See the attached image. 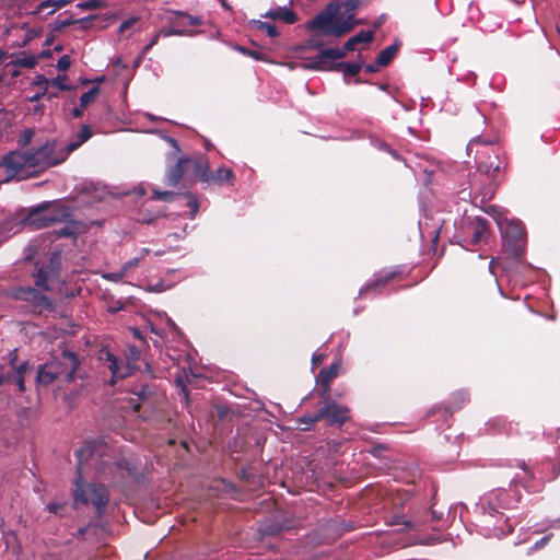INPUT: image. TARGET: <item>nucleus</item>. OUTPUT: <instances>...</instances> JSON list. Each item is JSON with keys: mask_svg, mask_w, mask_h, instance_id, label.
I'll use <instances>...</instances> for the list:
<instances>
[{"mask_svg": "<svg viewBox=\"0 0 560 560\" xmlns=\"http://www.w3.org/2000/svg\"><path fill=\"white\" fill-rule=\"evenodd\" d=\"M514 500L505 489H494L480 498L476 504L479 533L485 537H501L512 530L503 511L511 508Z\"/></svg>", "mask_w": 560, "mask_h": 560, "instance_id": "f257e3e1", "label": "nucleus"}, {"mask_svg": "<svg viewBox=\"0 0 560 560\" xmlns=\"http://www.w3.org/2000/svg\"><path fill=\"white\" fill-rule=\"evenodd\" d=\"M98 447V443L91 442L75 451V456L78 458V478L75 479V489L73 491V498L75 503L85 504L91 502L96 508L97 512L101 513L108 502V493L106 488L98 485H90L88 489H83L80 485L82 478V466L84 463H88L90 459H93Z\"/></svg>", "mask_w": 560, "mask_h": 560, "instance_id": "f03ea898", "label": "nucleus"}, {"mask_svg": "<svg viewBox=\"0 0 560 560\" xmlns=\"http://www.w3.org/2000/svg\"><path fill=\"white\" fill-rule=\"evenodd\" d=\"M80 361L75 353L63 350L59 357H51L40 364L37 370L36 383L38 387H48L56 381L71 382L78 371Z\"/></svg>", "mask_w": 560, "mask_h": 560, "instance_id": "7ed1b4c3", "label": "nucleus"}, {"mask_svg": "<svg viewBox=\"0 0 560 560\" xmlns=\"http://www.w3.org/2000/svg\"><path fill=\"white\" fill-rule=\"evenodd\" d=\"M71 213L63 206H51L44 210H35L27 217V224L42 229L55 223L63 222L65 226L55 231L57 237H74L81 233L82 224L70 219Z\"/></svg>", "mask_w": 560, "mask_h": 560, "instance_id": "20e7f679", "label": "nucleus"}, {"mask_svg": "<svg viewBox=\"0 0 560 560\" xmlns=\"http://www.w3.org/2000/svg\"><path fill=\"white\" fill-rule=\"evenodd\" d=\"M34 168L45 170L62 163L70 154L62 142L47 141L36 150L31 151Z\"/></svg>", "mask_w": 560, "mask_h": 560, "instance_id": "39448f33", "label": "nucleus"}, {"mask_svg": "<svg viewBox=\"0 0 560 560\" xmlns=\"http://www.w3.org/2000/svg\"><path fill=\"white\" fill-rule=\"evenodd\" d=\"M467 151L469 154L475 151V159L479 172L492 175L502 168L498 150H495L491 144L481 143V141L476 138L468 143Z\"/></svg>", "mask_w": 560, "mask_h": 560, "instance_id": "423d86ee", "label": "nucleus"}, {"mask_svg": "<svg viewBox=\"0 0 560 560\" xmlns=\"http://www.w3.org/2000/svg\"><path fill=\"white\" fill-rule=\"evenodd\" d=\"M345 21L346 15H343L341 5L337 2H330L320 13L307 22L306 28L308 31L318 30L323 35L335 36V34L327 31Z\"/></svg>", "mask_w": 560, "mask_h": 560, "instance_id": "0eeeda50", "label": "nucleus"}, {"mask_svg": "<svg viewBox=\"0 0 560 560\" xmlns=\"http://www.w3.org/2000/svg\"><path fill=\"white\" fill-rule=\"evenodd\" d=\"M100 359L106 361L107 368L113 375L110 383L114 384L116 380L124 378L131 373L135 369V363L140 359V350L135 346H129L126 352V364L107 350L101 352Z\"/></svg>", "mask_w": 560, "mask_h": 560, "instance_id": "6e6552de", "label": "nucleus"}, {"mask_svg": "<svg viewBox=\"0 0 560 560\" xmlns=\"http://www.w3.org/2000/svg\"><path fill=\"white\" fill-rule=\"evenodd\" d=\"M503 245L513 256L518 257L524 248L525 231L523 224L517 220L499 222Z\"/></svg>", "mask_w": 560, "mask_h": 560, "instance_id": "1a4fd4ad", "label": "nucleus"}, {"mask_svg": "<svg viewBox=\"0 0 560 560\" xmlns=\"http://www.w3.org/2000/svg\"><path fill=\"white\" fill-rule=\"evenodd\" d=\"M354 40L350 37L342 48L322 49L316 56L308 59V68L315 70H332V65L346 57L348 51L354 49Z\"/></svg>", "mask_w": 560, "mask_h": 560, "instance_id": "9d476101", "label": "nucleus"}, {"mask_svg": "<svg viewBox=\"0 0 560 560\" xmlns=\"http://www.w3.org/2000/svg\"><path fill=\"white\" fill-rule=\"evenodd\" d=\"M0 167L5 172V180L22 176L25 170L34 168L31 151H11L0 160Z\"/></svg>", "mask_w": 560, "mask_h": 560, "instance_id": "9b49d317", "label": "nucleus"}, {"mask_svg": "<svg viewBox=\"0 0 560 560\" xmlns=\"http://www.w3.org/2000/svg\"><path fill=\"white\" fill-rule=\"evenodd\" d=\"M60 266V255L58 253H52L47 264L36 268V271L33 273L36 287L44 291H49L50 282L58 277Z\"/></svg>", "mask_w": 560, "mask_h": 560, "instance_id": "f8f14e48", "label": "nucleus"}, {"mask_svg": "<svg viewBox=\"0 0 560 560\" xmlns=\"http://www.w3.org/2000/svg\"><path fill=\"white\" fill-rule=\"evenodd\" d=\"M360 3V0H347L343 3H339L343 10V15H346V21L339 23L335 27H331L327 32L335 34V37H340L349 33L355 25L361 24V20L355 19L357 9Z\"/></svg>", "mask_w": 560, "mask_h": 560, "instance_id": "ddd939ff", "label": "nucleus"}, {"mask_svg": "<svg viewBox=\"0 0 560 560\" xmlns=\"http://www.w3.org/2000/svg\"><path fill=\"white\" fill-rule=\"evenodd\" d=\"M14 298L31 303L35 312L42 313L52 307L51 301L39 290L32 287H21L14 292Z\"/></svg>", "mask_w": 560, "mask_h": 560, "instance_id": "4468645a", "label": "nucleus"}, {"mask_svg": "<svg viewBox=\"0 0 560 560\" xmlns=\"http://www.w3.org/2000/svg\"><path fill=\"white\" fill-rule=\"evenodd\" d=\"M349 409L334 401L327 402L320 410L319 417L328 419L331 423H343L348 419Z\"/></svg>", "mask_w": 560, "mask_h": 560, "instance_id": "2eb2a0df", "label": "nucleus"}, {"mask_svg": "<svg viewBox=\"0 0 560 560\" xmlns=\"http://www.w3.org/2000/svg\"><path fill=\"white\" fill-rule=\"evenodd\" d=\"M470 243L477 245L487 240L489 235V223L485 218L476 217L468 225Z\"/></svg>", "mask_w": 560, "mask_h": 560, "instance_id": "dca6fc26", "label": "nucleus"}, {"mask_svg": "<svg viewBox=\"0 0 560 560\" xmlns=\"http://www.w3.org/2000/svg\"><path fill=\"white\" fill-rule=\"evenodd\" d=\"M264 16L272 20H281L288 24H293L298 20L296 14L287 5L271 9L267 11Z\"/></svg>", "mask_w": 560, "mask_h": 560, "instance_id": "f3484780", "label": "nucleus"}, {"mask_svg": "<svg viewBox=\"0 0 560 560\" xmlns=\"http://www.w3.org/2000/svg\"><path fill=\"white\" fill-rule=\"evenodd\" d=\"M189 163V160L186 158H180L178 161L170 168L167 174V183L171 186H176L182 179L186 165Z\"/></svg>", "mask_w": 560, "mask_h": 560, "instance_id": "a211bd4d", "label": "nucleus"}, {"mask_svg": "<svg viewBox=\"0 0 560 560\" xmlns=\"http://www.w3.org/2000/svg\"><path fill=\"white\" fill-rule=\"evenodd\" d=\"M397 275V271L395 270H384L380 275L375 277V279L366 284L364 288L360 290V294H364L365 292L370 291L371 289L381 287L386 284L390 279H393Z\"/></svg>", "mask_w": 560, "mask_h": 560, "instance_id": "6ab92c4d", "label": "nucleus"}, {"mask_svg": "<svg viewBox=\"0 0 560 560\" xmlns=\"http://www.w3.org/2000/svg\"><path fill=\"white\" fill-rule=\"evenodd\" d=\"M339 368V363H332L319 372L318 380L324 387V392L328 389L330 382L338 375Z\"/></svg>", "mask_w": 560, "mask_h": 560, "instance_id": "aec40b11", "label": "nucleus"}, {"mask_svg": "<svg viewBox=\"0 0 560 560\" xmlns=\"http://www.w3.org/2000/svg\"><path fill=\"white\" fill-rule=\"evenodd\" d=\"M92 137V131L88 125H83L80 131L77 133L75 139L66 144L69 153L77 150L81 144L88 141Z\"/></svg>", "mask_w": 560, "mask_h": 560, "instance_id": "412c9836", "label": "nucleus"}, {"mask_svg": "<svg viewBox=\"0 0 560 560\" xmlns=\"http://www.w3.org/2000/svg\"><path fill=\"white\" fill-rule=\"evenodd\" d=\"M194 174L202 182H210L211 172L206 159L199 158L194 162Z\"/></svg>", "mask_w": 560, "mask_h": 560, "instance_id": "4be33fe9", "label": "nucleus"}, {"mask_svg": "<svg viewBox=\"0 0 560 560\" xmlns=\"http://www.w3.org/2000/svg\"><path fill=\"white\" fill-rule=\"evenodd\" d=\"M94 16L91 15L89 18L74 20L72 15H68L67 13L59 14L58 18L55 21V30L61 31L62 28L72 25L74 23H85L93 19Z\"/></svg>", "mask_w": 560, "mask_h": 560, "instance_id": "5701e85b", "label": "nucleus"}, {"mask_svg": "<svg viewBox=\"0 0 560 560\" xmlns=\"http://www.w3.org/2000/svg\"><path fill=\"white\" fill-rule=\"evenodd\" d=\"M362 68L361 62H338L332 65V69L342 70L345 77H352L359 73Z\"/></svg>", "mask_w": 560, "mask_h": 560, "instance_id": "b1692460", "label": "nucleus"}, {"mask_svg": "<svg viewBox=\"0 0 560 560\" xmlns=\"http://www.w3.org/2000/svg\"><path fill=\"white\" fill-rule=\"evenodd\" d=\"M397 50L398 47L396 45H389L386 48H384L376 58L377 66L384 67L388 65L396 55Z\"/></svg>", "mask_w": 560, "mask_h": 560, "instance_id": "393cba45", "label": "nucleus"}, {"mask_svg": "<svg viewBox=\"0 0 560 560\" xmlns=\"http://www.w3.org/2000/svg\"><path fill=\"white\" fill-rule=\"evenodd\" d=\"M67 3H68V0H44L38 4L37 11L43 12L45 10H48L47 13L51 14L56 10L66 5Z\"/></svg>", "mask_w": 560, "mask_h": 560, "instance_id": "a878e982", "label": "nucleus"}, {"mask_svg": "<svg viewBox=\"0 0 560 560\" xmlns=\"http://www.w3.org/2000/svg\"><path fill=\"white\" fill-rule=\"evenodd\" d=\"M233 177V172L231 168L219 167L214 174H211L210 180L222 184L224 182H229Z\"/></svg>", "mask_w": 560, "mask_h": 560, "instance_id": "bb28decb", "label": "nucleus"}, {"mask_svg": "<svg viewBox=\"0 0 560 560\" xmlns=\"http://www.w3.org/2000/svg\"><path fill=\"white\" fill-rule=\"evenodd\" d=\"M100 90L97 86L91 88L88 92L83 93L80 97V105L81 107H86L89 104L94 102Z\"/></svg>", "mask_w": 560, "mask_h": 560, "instance_id": "cd10ccee", "label": "nucleus"}, {"mask_svg": "<svg viewBox=\"0 0 560 560\" xmlns=\"http://www.w3.org/2000/svg\"><path fill=\"white\" fill-rule=\"evenodd\" d=\"M47 510L49 513L63 516L66 510L68 509V503L66 501L63 502H50L47 504Z\"/></svg>", "mask_w": 560, "mask_h": 560, "instance_id": "c85d7f7f", "label": "nucleus"}, {"mask_svg": "<svg viewBox=\"0 0 560 560\" xmlns=\"http://www.w3.org/2000/svg\"><path fill=\"white\" fill-rule=\"evenodd\" d=\"M253 24L258 30L265 31L269 37H276V36L279 35L277 28L272 24H270L268 22L253 21Z\"/></svg>", "mask_w": 560, "mask_h": 560, "instance_id": "c756f323", "label": "nucleus"}, {"mask_svg": "<svg viewBox=\"0 0 560 560\" xmlns=\"http://www.w3.org/2000/svg\"><path fill=\"white\" fill-rule=\"evenodd\" d=\"M174 197H175V194L172 191L153 189L151 198L155 199V200H163V201L170 202L174 199Z\"/></svg>", "mask_w": 560, "mask_h": 560, "instance_id": "7c9ffc66", "label": "nucleus"}, {"mask_svg": "<svg viewBox=\"0 0 560 560\" xmlns=\"http://www.w3.org/2000/svg\"><path fill=\"white\" fill-rule=\"evenodd\" d=\"M351 38L354 40V44L370 43L374 38V31H361Z\"/></svg>", "mask_w": 560, "mask_h": 560, "instance_id": "2f4dec72", "label": "nucleus"}, {"mask_svg": "<svg viewBox=\"0 0 560 560\" xmlns=\"http://www.w3.org/2000/svg\"><path fill=\"white\" fill-rule=\"evenodd\" d=\"M82 10H95L105 7V2L102 0H86L77 4Z\"/></svg>", "mask_w": 560, "mask_h": 560, "instance_id": "473e14b6", "label": "nucleus"}, {"mask_svg": "<svg viewBox=\"0 0 560 560\" xmlns=\"http://www.w3.org/2000/svg\"><path fill=\"white\" fill-rule=\"evenodd\" d=\"M33 136H34L33 129L23 130L21 132V135L19 136L18 144L22 148L28 145L33 139Z\"/></svg>", "mask_w": 560, "mask_h": 560, "instance_id": "72a5a7b5", "label": "nucleus"}, {"mask_svg": "<svg viewBox=\"0 0 560 560\" xmlns=\"http://www.w3.org/2000/svg\"><path fill=\"white\" fill-rule=\"evenodd\" d=\"M49 84L56 86L59 90L68 91L71 89V86L67 84L66 75H57L56 78H54L49 81Z\"/></svg>", "mask_w": 560, "mask_h": 560, "instance_id": "f704fd0d", "label": "nucleus"}, {"mask_svg": "<svg viewBox=\"0 0 560 560\" xmlns=\"http://www.w3.org/2000/svg\"><path fill=\"white\" fill-rule=\"evenodd\" d=\"M132 393L138 397L139 401H145L151 394V389L148 385H143L135 388Z\"/></svg>", "mask_w": 560, "mask_h": 560, "instance_id": "c9c22d12", "label": "nucleus"}, {"mask_svg": "<svg viewBox=\"0 0 560 560\" xmlns=\"http://www.w3.org/2000/svg\"><path fill=\"white\" fill-rule=\"evenodd\" d=\"M319 419H323V417H319V411L314 416H303L298 421L301 424H305L306 427L303 428L304 430L308 429L310 425L314 424Z\"/></svg>", "mask_w": 560, "mask_h": 560, "instance_id": "e433bc0d", "label": "nucleus"}, {"mask_svg": "<svg viewBox=\"0 0 560 560\" xmlns=\"http://www.w3.org/2000/svg\"><path fill=\"white\" fill-rule=\"evenodd\" d=\"M175 14L177 16L187 19L189 25L198 26V25L202 24V21H201V19L199 16L189 15V14H186L185 12H183V11H176Z\"/></svg>", "mask_w": 560, "mask_h": 560, "instance_id": "4c0bfd02", "label": "nucleus"}, {"mask_svg": "<svg viewBox=\"0 0 560 560\" xmlns=\"http://www.w3.org/2000/svg\"><path fill=\"white\" fill-rule=\"evenodd\" d=\"M16 63L25 68H33L37 63V60L34 56H25L23 58H19Z\"/></svg>", "mask_w": 560, "mask_h": 560, "instance_id": "58836bf2", "label": "nucleus"}, {"mask_svg": "<svg viewBox=\"0 0 560 560\" xmlns=\"http://www.w3.org/2000/svg\"><path fill=\"white\" fill-rule=\"evenodd\" d=\"M70 65H71L70 57L68 55H63L57 61V69L60 71H66L69 69Z\"/></svg>", "mask_w": 560, "mask_h": 560, "instance_id": "ea45409f", "label": "nucleus"}, {"mask_svg": "<svg viewBox=\"0 0 560 560\" xmlns=\"http://www.w3.org/2000/svg\"><path fill=\"white\" fill-rule=\"evenodd\" d=\"M394 524H397V525H402L405 528H413L415 525L412 524L411 521H409L406 516L404 515H396L394 517Z\"/></svg>", "mask_w": 560, "mask_h": 560, "instance_id": "a19ab883", "label": "nucleus"}, {"mask_svg": "<svg viewBox=\"0 0 560 560\" xmlns=\"http://www.w3.org/2000/svg\"><path fill=\"white\" fill-rule=\"evenodd\" d=\"M137 21H138V18H136V16L129 18L128 20L124 21L119 25L118 32L120 34L125 33L127 30L131 28L136 24Z\"/></svg>", "mask_w": 560, "mask_h": 560, "instance_id": "79ce46f5", "label": "nucleus"}, {"mask_svg": "<svg viewBox=\"0 0 560 560\" xmlns=\"http://www.w3.org/2000/svg\"><path fill=\"white\" fill-rule=\"evenodd\" d=\"M161 34L160 31L158 33H155L152 38L150 39V42L143 47L142 51H141V55L144 56L154 45L158 44L160 37H161Z\"/></svg>", "mask_w": 560, "mask_h": 560, "instance_id": "37998d69", "label": "nucleus"}, {"mask_svg": "<svg viewBox=\"0 0 560 560\" xmlns=\"http://www.w3.org/2000/svg\"><path fill=\"white\" fill-rule=\"evenodd\" d=\"M547 528H560V518L546 521L540 528L536 529V532H544Z\"/></svg>", "mask_w": 560, "mask_h": 560, "instance_id": "c03bdc74", "label": "nucleus"}, {"mask_svg": "<svg viewBox=\"0 0 560 560\" xmlns=\"http://www.w3.org/2000/svg\"><path fill=\"white\" fill-rule=\"evenodd\" d=\"M125 275H126V272L121 268V270H119L118 272H109V273L104 275V278L107 280H110V281L118 282L125 277Z\"/></svg>", "mask_w": 560, "mask_h": 560, "instance_id": "a18cd8bd", "label": "nucleus"}, {"mask_svg": "<svg viewBox=\"0 0 560 560\" xmlns=\"http://www.w3.org/2000/svg\"><path fill=\"white\" fill-rule=\"evenodd\" d=\"M14 369V374L13 376H23L24 377V373L27 369V362H22L21 364L16 365L13 368Z\"/></svg>", "mask_w": 560, "mask_h": 560, "instance_id": "49530a36", "label": "nucleus"}, {"mask_svg": "<svg viewBox=\"0 0 560 560\" xmlns=\"http://www.w3.org/2000/svg\"><path fill=\"white\" fill-rule=\"evenodd\" d=\"M551 536H552L551 534L544 536L541 539L536 541V544L534 545V547L530 548V550L539 549V548H542L544 546H546L548 544V541L550 540Z\"/></svg>", "mask_w": 560, "mask_h": 560, "instance_id": "de8ad7c7", "label": "nucleus"}, {"mask_svg": "<svg viewBox=\"0 0 560 560\" xmlns=\"http://www.w3.org/2000/svg\"><path fill=\"white\" fill-rule=\"evenodd\" d=\"M141 260V257H135L130 260H128L124 266H122V269L125 272H127L129 269L136 267L139 261Z\"/></svg>", "mask_w": 560, "mask_h": 560, "instance_id": "09e8293b", "label": "nucleus"}, {"mask_svg": "<svg viewBox=\"0 0 560 560\" xmlns=\"http://www.w3.org/2000/svg\"><path fill=\"white\" fill-rule=\"evenodd\" d=\"M236 49H237L238 51H241V52L245 54V55H248V56L253 57L254 59H257V60H258V59H260V55H261V54H260L259 51H255V50H253V51H252V50H247V49H245V48H243V47H240V46H237V47H236Z\"/></svg>", "mask_w": 560, "mask_h": 560, "instance_id": "8fccbe9b", "label": "nucleus"}, {"mask_svg": "<svg viewBox=\"0 0 560 560\" xmlns=\"http://www.w3.org/2000/svg\"><path fill=\"white\" fill-rule=\"evenodd\" d=\"M161 36H164V37H168V36H172V35H182L183 32L179 31V30H175V28H168V30H162L160 31Z\"/></svg>", "mask_w": 560, "mask_h": 560, "instance_id": "3c124183", "label": "nucleus"}, {"mask_svg": "<svg viewBox=\"0 0 560 560\" xmlns=\"http://www.w3.org/2000/svg\"><path fill=\"white\" fill-rule=\"evenodd\" d=\"M14 378V382L19 388L20 392H24L25 390V384H24V377L23 376H13Z\"/></svg>", "mask_w": 560, "mask_h": 560, "instance_id": "603ef678", "label": "nucleus"}, {"mask_svg": "<svg viewBox=\"0 0 560 560\" xmlns=\"http://www.w3.org/2000/svg\"><path fill=\"white\" fill-rule=\"evenodd\" d=\"M9 381H11V376L9 374H5L4 366L0 365V386Z\"/></svg>", "mask_w": 560, "mask_h": 560, "instance_id": "864d4df0", "label": "nucleus"}, {"mask_svg": "<svg viewBox=\"0 0 560 560\" xmlns=\"http://www.w3.org/2000/svg\"><path fill=\"white\" fill-rule=\"evenodd\" d=\"M324 360V354L315 352L312 357L313 364L320 363Z\"/></svg>", "mask_w": 560, "mask_h": 560, "instance_id": "5fc2aeb1", "label": "nucleus"}, {"mask_svg": "<svg viewBox=\"0 0 560 560\" xmlns=\"http://www.w3.org/2000/svg\"><path fill=\"white\" fill-rule=\"evenodd\" d=\"M83 108H84V107H81V105H80L79 107H74V108L72 109V116H73L74 118H80V117L83 115Z\"/></svg>", "mask_w": 560, "mask_h": 560, "instance_id": "6e6d98bb", "label": "nucleus"}, {"mask_svg": "<svg viewBox=\"0 0 560 560\" xmlns=\"http://www.w3.org/2000/svg\"><path fill=\"white\" fill-rule=\"evenodd\" d=\"M380 67L381 66H377V62L375 61V63H373V65H368L365 67V71L369 72V73H373V72H376Z\"/></svg>", "mask_w": 560, "mask_h": 560, "instance_id": "4d7b16f0", "label": "nucleus"}, {"mask_svg": "<svg viewBox=\"0 0 560 560\" xmlns=\"http://www.w3.org/2000/svg\"><path fill=\"white\" fill-rule=\"evenodd\" d=\"M49 81L48 79H46L44 75H37L36 77V80H35V84L36 85H40V84H49Z\"/></svg>", "mask_w": 560, "mask_h": 560, "instance_id": "13d9d810", "label": "nucleus"}, {"mask_svg": "<svg viewBox=\"0 0 560 560\" xmlns=\"http://www.w3.org/2000/svg\"><path fill=\"white\" fill-rule=\"evenodd\" d=\"M166 141L172 145L175 150H179L177 141L172 137H165Z\"/></svg>", "mask_w": 560, "mask_h": 560, "instance_id": "bf43d9fd", "label": "nucleus"}, {"mask_svg": "<svg viewBox=\"0 0 560 560\" xmlns=\"http://www.w3.org/2000/svg\"><path fill=\"white\" fill-rule=\"evenodd\" d=\"M386 16L384 14L380 15L377 20L374 22V27L378 28L384 22Z\"/></svg>", "mask_w": 560, "mask_h": 560, "instance_id": "052dcab7", "label": "nucleus"}, {"mask_svg": "<svg viewBox=\"0 0 560 560\" xmlns=\"http://www.w3.org/2000/svg\"><path fill=\"white\" fill-rule=\"evenodd\" d=\"M431 516L433 521H441L443 518V513H438L435 510H431Z\"/></svg>", "mask_w": 560, "mask_h": 560, "instance_id": "680f3d73", "label": "nucleus"}, {"mask_svg": "<svg viewBox=\"0 0 560 560\" xmlns=\"http://www.w3.org/2000/svg\"><path fill=\"white\" fill-rule=\"evenodd\" d=\"M189 207L191 208L192 213H196V212H197V209H198V202H197V200H190V201H189Z\"/></svg>", "mask_w": 560, "mask_h": 560, "instance_id": "e2e57ef3", "label": "nucleus"}, {"mask_svg": "<svg viewBox=\"0 0 560 560\" xmlns=\"http://www.w3.org/2000/svg\"><path fill=\"white\" fill-rule=\"evenodd\" d=\"M221 5L225 9V10H230L231 7L228 4L226 0H218Z\"/></svg>", "mask_w": 560, "mask_h": 560, "instance_id": "0e129e2a", "label": "nucleus"}, {"mask_svg": "<svg viewBox=\"0 0 560 560\" xmlns=\"http://www.w3.org/2000/svg\"><path fill=\"white\" fill-rule=\"evenodd\" d=\"M493 266H494V259H491V260H490V264H489V271H490L491 273H493Z\"/></svg>", "mask_w": 560, "mask_h": 560, "instance_id": "69168bd1", "label": "nucleus"}, {"mask_svg": "<svg viewBox=\"0 0 560 560\" xmlns=\"http://www.w3.org/2000/svg\"><path fill=\"white\" fill-rule=\"evenodd\" d=\"M142 255H148L150 253L149 248H142L141 249Z\"/></svg>", "mask_w": 560, "mask_h": 560, "instance_id": "338daca9", "label": "nucleus"}, {"mask_svg": "<svg viewBox=\"0 0 560 560\" xmlns=\"http://www.w3.org/2000/svg\"><path fill=\"white\" fill-rule=\"evenodd\" d=\"M40 96H42V94H36V95L32 96V98H31V100H32V101H37V100H39V98H40Z\"/></svg>", "mask_w": 560, "mask_h": 560, "instance_id": "774afa93", "label": "nucleus"}]
</instances>
